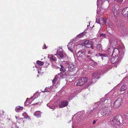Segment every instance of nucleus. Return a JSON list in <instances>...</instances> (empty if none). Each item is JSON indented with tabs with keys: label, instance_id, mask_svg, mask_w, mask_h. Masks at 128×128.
<instances>
[{
	"label": "nucleus",
	"instance_id": "nucleus-1",
	"mask_svg": "<svg viewBox=\"0 0 128 128\" xmlns=\"http://www.w3.org/2000/svg\"><path fill=\"white\" fill-rule=\"evenodd\" d=\"M111 49L112 52V55L114 54H115L116 52L118 53L117 56L112 57L111 58V62L112 64L118 63L120 62L121 60L123 57L124 54V51H122L120 52L119 50L116 48H112Z\"/></svg>",
	"mask_w": 128,
	"mask_h": 128
},
{
	"label": "nucleus",
	"instance_id": "nucleus-2",
	"mask_svg": "<svg viewBox=\"0 0 128 128\" xmlns=\"http://www.w3.org/2000/svg\"><path fill=\"white\" fill-rule=\"evenodd\" d=\"M100 113L103 116H108L111 114V112L110 108L105 107L100 109Z\"/></svg>",
	"mask_w": 128,
	"mask_h": 128
},
{
	"label": "nucleus",
	"instance_id": "nucleus-3",
	"mask_svg": "<svg viewBox=\"0 0 128 128\" xmlns=\"http://www.w3.org/2000/svg\"><path fill=\"white\" fill-rule=\"evenodd\" d=\"M64 65L66 68H68V70L70 72H73L75 70L76 66L74 65L68 61L65 62Z\"/></svg>",
	"mask_w": 128,
	"mask_h": 128
},
{
	"label": "nucleus",
	"instance_id": "nucleus-4",
	"mask_svg": "<svg viewBox=\"0 0 128 128\" xmlns=\"http://www.w3.org/2000/svg\"><path fill=\"white\" fill-rule=\"evenodd\" d=\"M88 78L86 77H82L76 81V83L77 86H80L84 84L88 81Z\"/></svg>",
	"mask_w": 128,
	"mask_h": 128
},
{
	"label": "nucleus",
	"instance_id": "nucleus-5",
	"mask_svg": "<svg viewBox=\"0 0 128 128\" xmlns=\"http://www.w3.org/2000/svg\"><path fill=\"white\" fill-rule=\"evenodd\" d=\"M118 116H116L111 120L110 122L111 124L114 126L116 128H117L118 125L120 124V122L119 121L120 120L118 119Z\"/></svg>",
	"mask_w": 128,
	"mask_h": 128
},
{
	"label": "nucleus",
	"instance_id": "nucleus-6",
	"mask_svg": "<svg viewBox=\"0 0 128 128\" xmlns=\"http://www.w3.org/2000/svg\"><path fill=\"white\" fill-rule=\"evenodd\" d=\"M123 103L122 98H118L114 102V107L116 108L122 106Z\"/></svg>",
	"mask_w": 128,
	"mask_h": 128
},
{
	"label": "nucleus",
	"instance_id": "nucleus-7",
	"mask_svg": "<svg viewBox=\"0 0 128 128\" xmlns=\"http://www.w3.org/2000/svg\"><path fill=\"white\" fill-rule=\"evenodd\" d=\"M87 51L84 50V51H80L77 53V56L81 58H85L86 56Z\"/></svg>",
	"mask_w": 128,
	"mask_h": 128
},
{
	"label": "nucleus",
	"instance_id": "nucleus-8",
	"mask_svg": "<svg viewBox=\"0 0 128 128\" xmlns=\"http://www.w3.org/2000/svg\"><path fill=\"white\" fill-rule=\"evenodd\" d=\"M99 78H100L98 77V78H94L92 79L89 80L87 82V85L85 86V88H88L89 86L95 82L97 81V79Z\"/></svg>",
	"mask_w": 128,
	"mask_h": 128
},
{
	"label": "nucleus",
	"instance_id": "nucleus-9",
	"mask_svg": "<svg viewBox=\"0 0 128 128\" xmlns=\"http://www.w3.org/2000/svg\"><path fill=\"white\" fill-rule=\"evenodd\" d=\"M117 26L118 27V30L122 34L125 33L124 31H123V28H122L124 26L123 22L121 21L118 22L117 24Z\"/></svg>",
	"mask_w": 128,
	"mask_h": 128
},
{
	"label": "nucleus",
	"instance_id": "nucleus-10",
	"mask_svg": "<svg viewBox=\"0 0 128 128\" xmlns=\"http://www.w3.org/2000/svg\"><path fill=\"white\" fill-rule=\"evenodd\" d=\"M122 14L125 17H128V7L125 8L123 9Z\"/></svg>",
	"mask_w": 128,
	"mask_h": 128
},
{
	"label": "nucleus",
	"instance_id": "nucleus-11",
	"mask_svg": "<svg viewBox=\"0 0 128 128\" xmlns=\"http://www.w3.org/2000/svg\"><path fill=\"white\" fill-rule=\"evenodd\" d=\"M68 104V102L66 100L63 101L59 104L60 108H62L67 106Z\"/></svg>",
	"mask_w": 128,
	"mask_h": 128
},
{
	"label": "nucleus",
	"instance_id": "nucleus-12",
	"mask_svg": "<svg viewBox=\"0 0 128 128\" xmlns=\"http://www.w3.org/2000/svg\"><path fill=\"white\" fill-rule=\"evenodd\" d=\"M58 74V76H60V77L61 78H65L67 76L66 71L62 72Z\"/></svg>",
	"mask_w": 128,
	"mask_h": 128
},
{
	"label": "nucleus",
	"instance_id": "nucleus-13",
	"mask_svg": "<svg viewBox=\"0 0 128 128\" xmlns=\"http://www.w3.org/2000/svg\"><path fill=\"white\" fill-rule=\"evenodd\" d=\"M57 53L58 55L59 56V58L60 59H62L64 57V54L63 52L62 51H59L57 50Z\"/></svg>",
	"mask_w": 128,
	"mask_h": 128
},
{
	"label": "nucleus",
	"instance_id": "nucleus-14",
	"mask_svg": "<svg viewBox=\"0 0 128 128\" xmlns=\"http://www.w3.org/2000/svg\"><path fill=\"white\" fill-rule=\"evenodd\" d=\"M113 12V14L115 17H117L120 12L118 10L115 8H114Z\"/></svg>",
	"mask_w": 128,
	"mask_h": 128
},
{
	"label": "nucleus",
	"instance_id": "nucleus-15",
	"mask_svg": "<svg viewBox=\"0 0 128 128\" xmlns=\"http://www.w3.org/2000/svg\"><path fill=\"white\" fill-rule=\"evenodd\" d=\"M99 112H100V110H99L97 107L94 108L90 111L91 113L93 112L94 113H98Z\"/></svg>",
	"mask_w": 128,
	"mask_h": 128
},
{
	"label": "nucleus",
	"instance_id": "nucleus-16",
	"mask_svg": "<svg viewBox=\"0 0 128 128\" xmlns=\"http://www.w3.org/2000/svg\"><path fill=\"white\" fill-rule=\"evenodd\" d=\"M41 113L40 111H37L35 112L34 114V115L37 118H38L41 117Z\"/></svg>",
	"mask_w": 128,
	"mask_h": 128
},
{
	"label": "nucleus",
	"instance_id": "nucleus-17",
	"mask_svg": "<svg viewBox=\"0 0 128 128\" xmlns=\"http://www.w3.org/2000/svg\"><path fill=\"white\" fill-rule=\"evenodd\" d=\"M23 109V108L22 107L18 106L16 107L15 110L16 112H18L21 111Z\"/></svg>",
	"mask_w": 128,
	"mask_h": 128
},
{
	"label": "nucleus",
	"instance_id": "nucleus-18",
	"mask_svg": "<svg viewBox=\"0 0 128 128\" xmlns=\"http://www.w3.org/2000/svg\"><path fill=\"white\" fill-rule=\"evenodd\" d=\"M90 43V42L89 40H86L84 42V45L87 48H89V46H88V45H89Z\"/></svg>",
	"mask_w": 128,
	"mask_h": 128
},
{
	"label": "nucleus",
	"instance_id": "nucleus-19",
	"mask_svg": "<svg viewBox=\"0 0 128 128\" xmlns=\"http://www.w3.org/2000/svg\"><path fill=\"white\" fill-rule=\"evenodd\" d=\"M96 48L98 50H102V45L100 44H97L96 45Z\"/></svg>",
	"mask_w": 128,
	"mask_h": 128
},
{
	"label": "nucleus",
	"instance_id": "nucleus-20",
	"mask_svg": "<svg viewBox=\"0 0 128 128\" xmlns=\"http://www.w3.org/2000/svg\"><path fill=\"white\" fill-rule=\"evenodd\" d=\"M60 66L61 68H60V70L61 72H64V71H66V69L67 68H66V67L65 66V68H64V66L61 64H60Z\"/></svg>",
	"mask_w": 128,
	"mask_h": 128
},
{
	"label": "nucleus",
	"instance_id": "nucleus-21",
	"mask_svg": "<svg viewBox=\"0 0 128 128\" xmlns=\"http://www.w3.org/2000/svg\"><path fill=\"white\" fill-rule=\"evenodd\" d=\"M127 88L126 86V84H124L122 85L120 88V92L124 91L126 90Z\"/></svg>",
	"mask_w": 128,
	"mask_h": 128
},
{
	"label": "nucleus",
	"instance_id": "nucleus-22",
	"mask_svg": "<svg viewBox=\"0 0 128 128\" xmlns=\"http://www.w3.org/2000/svg\"><path fill=\"white\" fill-rule=\"evenodd\" d=\"M58 76V74H56L54 78L52 81V82L53 84L55 83L56 82V81L58 79L57 78Z\"/></svg>",
	"mask_w": 128,
	"mask_h": 128
},
{
	"label": "nucleus",
	"instance_id": "nucleus-23",
	"mask_svg": "<svg viewBox=\"0 0 128 128\" xmlns=\"http://www.w3.org/2000/svg\"><path fill=\"white\" fill-rule=\"evenodd\" d=\"M85 30H85L83 32H81L78 34L77 36V37L80 38L83 36L84 35L86 34V32H85Z\"/></svg>",
	"mask_w": 128,
	"mask_h": 128
},
{
	"label": "nucleus",
	"instance_id": "nucleus-24",
	"mask_svg": "<svg viewBox=\"0 0 128 128\" xmlns=\"http://www.w3.org/2000/svg\"><path fill=\"white\" fill-rule=\"evenodd\" d=\"M98 72H94L92 74V76L93 78H98Z\"/></svg>",
	"mask_w": 128,
	"mask_h": 128
},
{
	"label": "nucleus",
	"instance_id": "nucleus-25",
	"mask_svg": "<svg viewBox=\"0 0 128 128\" xmlns=\"http://www.w3.org/2000/svg\"><path fill=\"white\" fill-rule=\"evenodd\" d=\"M36 63L37 64L40 66H42L44 64V63L38 60L36 62Z\"/></svg>",
	"mask_w": 128,
	"mask_h": 128
},
{
	"label": "nucleus",
	"instance_id": "nucleus-26",
	"mask_svg": "<svg viewBox=\"0 0 128 128\" xmlns=\"http://www.w3.org/2000/svg\"><path fill=\"white\" fill-rule=\"evenodd\" d=\"M94 42H93L91 41L90 42V43L89 45L90 46V47L92 49H93L94 47L93 46Z\"/></svg>",
	"mask_w": 128,
	"mask_h": 128
},
{
	"label": "nucleus",
	"instance_id": "nucleus-27",
	"mask_svg": "<svg viewBox=\"0 0 128 128\" xmlns=\"http://www.w3.org/2000/svg\"><path fill=\"white\" fill-rule=\"evenodd\" d=\"M51 86H49L48 87H46L45 88L44 92H49L50 91V88Z\"/></svg>",
	"mask_w": 128,
	"mask_h": 128
},
{
	"label": "nucleus",
	"instance_id": "nucleus-28",
	"mask_svg": "<svg viewBox=\"0 0 128 128\" xmlns=\"http://www.w3.org/2000/svg\"><path fill=\"white\" fill-rule=\"evenodd\" d=\"M67 47L69 50H70L72 53H73V50L72 48L70 47L69 46L68 44L67 45Z\"/></svg>",
	"mask_w": 128,
	"mask_h": 128
},
{
	"label": "nucleus",
	"instance_id": "nucleus-29",
	"mask_svg": "<svg viewBox=\"0 0 128 128\" xmlns=\"http://www.w3.org/2000/svg\"><path fill=\"white\" fill-rule=\"evenodd\" d=\"M47 106L50 108L54 109L55 108V107L54 106H53L52 105H50L49 104H47Z\"/></svg>",
	"mask_w": 128,
	"mask_h": 128
},
{
	"label": "nucleus",
	"instance_id": "nucleus-30",
	"mask_svg": "<svg viewBox=\"0 0 128 128\" xmlns=\"http://www.w3.org/2000/svg\"><path fill=\"white\" fill-rule=\"evenodd\" d=\"M99 55L100 56L102 57V59L103 60V57H106V55L105 54H102L100 53H99Z\"/></svg>",
	"mask_w": 128,
	"mask_h": 128
},
{
	"label": "nucleus",
	"instance_id": "nucleus-31",
	"mask_svg": "<svg viewBox=\"0 0 128 128\" xmlns=\"http://www.w3.org/2000/svg\"><path fill=\"white\" fill-rule=\"evenodd\" d=\"M106 36V35L104 34L103 33H102L100 34V37H102V38H105Z\"/></svg>",
	"mask_w": 128,
	"mask_h": 128
},
{
	"label": "nucleus",
	"instance_id": "nucleus-32",
	"mask_svg": "<svg viewBox=\"0 0 128 128\" xmlns=\"http://www.w3.org/2000/svg\"><path fill=\"white\" fill-rule=\"evenodd\" d=\"M50 59L53 61H55L56 60V58L54 56L50 58Z\"/></svg>",
	"mask_w": 128,
	"mask_h": 128
},
{
	"label": "nucleus",
	"instance_id": "nucleus-33",
	"mask_svg": "<svg viewBox=\"0 0 128 128\" xmlns=\"http://www.w3.org/2000/svg\"><path fill=\"white\" fill-rule=\"evenodd\" d=\"M22 115L23 116H24V117L25 118H27L26 116H28L26 112H24V113H23L22 114Z\"/></svg>",
	"mask_w": 128,
	"mask_h": 128
},
{
	"label": "nucleus",
	"instance_id": "nucleus-34",
	"mask_svg": "<svg viewBox=\"0 0 128 128\" xmlns=\"http://www.w3.org/2000/svg\"><path fill=\"white\" fill-rule=\"evenodd\" d=\"M96 22L100 24V19L99 18H97L96 19Z\"/></svg>",
	"mask_w": 128,
	"mask_h": 128
},
{
	"label": "nucleus",
	"instance_id": "nucleus-35",
	"mask_svg": "<svg viewBox=\"0 0 128 128\" xmlns=\"http://www.w3.org/2000/svg\"><path fill=\"white\" fill-rule=\"evenodd\" d=\"M103 19V24H105L106 23V20L104 19V18H102Z\"/></svg>",
	"mask_w": 128,
	"mask_h": 128
},
{
	"label": "nucleus",
	"instance_id": "nucleus-36",
	"mask_svg": "<svg viewBox=\"0 0 128 128\" xmlns=\"http://www.w3.org/2000/svg\"><path fill=\"white\" fill-rule=\"evenodd\" d=\"M52 67L54 68H56V69L59 68H60L59 67H57V66H55V65H53L52 64Z\"/></svg>",
	"mask_w": 128,
	"mask_h": 128
},
{
	"label": "nucleus",
	"instance_id": "nucleus-37",
	"mask_svg": "<svg viewBox=\"0 0 128 128\" xmlns=\"http://www.w3.org/2000/svg\"><path fill=\"white\" fill-rule=\"evenodd\" d=\"M104 101H105V100L104 98H102L100 100V102H104Z\"/></svg>",
	"mask_w": 128,
	"mask_h": 128
},
{
	"label": "nucleus",
	"instance_id": "nucleus-38",
	"mask_svg": "<svg viewBox=\"0 0 128 128\" xmlns=\"http://www.w3.org/2000/svg\"><path fill=\"white\" fill-rule=\"evenodd\" d=\"M98 120L97 119H96V120H94L93 121V122H92V124H94L96 122V121H97Z\"/></svg>",
	"mask_w": 128,
	"mask_h": 128
},
{
	"label": "nucleus",
	"instance_id": "nucleus-39",
	"mask_svg": "<svg viewBox=\"0 0 128 128\" xmlns=\"http://www.w3.org/2000/svg\"><path fill=\"white\" fill-rule=\"evenodd\" d=\"M123 0H116V1L118 2H122Z\"/></svg>",
	"mask_w": 128,
	"mask_h": 128
},
{
	"label": "nucleus",
	"instance_id": "nucleus-40",
	"mask_svg": "<svg viewBox=\"0 0 128 128\" xmlns=\"http://www.w3.org/2000/svg\"><path fill=\"white\" fill-rule=\"evenodd\" d=\"M46 45L45 44H44V47H43L42 48L43 49H46Z\"/></svg>",
	"mask_w": 128,
	"mask_h": 128
},
{
	"label": "nucleus",
	"instance_id": "nucleus-41",
	"mask_svg": "<svg viewBox=\"0 0 128 128\" xmlns=\"http://www.w3.org/2000/svg\"><path fill=\"white\" fill-rule=\"evenodd\" d=\"M46 68H47V67H48V66L49 65V63H46Z\"/></svg>",
	"mask_w": 128,
	"mask_h": 128
},
{
	"label": "nucleus",
	"instance_id": "nucleus-42",
	"mask_svg": "<svg viewBox=\"0 0 128 128\" xmlns=\"http://www.w3.org/2000/svg\"><path fill=\"white\" fill-rule=\"evenodd\" d=\"M87 54H90V51H87Z\"/></svg>",
	"mask_w": 128,
	"mask_h": 128
},
{
	"label": "nucleus",
	"instance_id": "nucleus-43",
	"mask_svg": "<svg viewBox=\"0 0 128 128\" xmlns=\"http://www.w3.org/2000/svg\"><path fill=\"white\" fill-rule=\"evenodd\" d=\"M90 57V56H88V55H87L86 56V57L85 58H88V57Z\"/></svg>",
	"mask_w": 128,
	"mask_h": 128
},
{
	"label": "nucleus",
	"instance_id": "nucleus-44",
	"mask_svg": "<svg viewBox=\"0 0 128 128\" xmlns=\"http://www.w3.org/2000/svg\"><path fill=\"white\" fill-rule=\"evenodd\" d=\"M2 115H3L4 114V111L3 110H2Z\"/></svg>",
	"mask_w": 128,
	"mask_h": 128
},
{
	"label": "nucleus",
	"instance_id": "nucleus-45",
	"mask_svg": "<svg viewBox=\"0 0 128 128\" xmlns=\"http://www.w3.org/2000/svg\"><path fill=\"white\" fill-rule=\"evenodd\" d=\"M98 103H99L98 102H97L96 103V104L97 105H98Z\"/></svg>",
	"mask_w": 128,
	"mask_h": 128
},
{
	"label": "nucleus",
	"instance_id": "nucleus-46",
	"mask_svg": "<svg viewBox=\"0 0 128 128\" xmlns=\"http://www.w3.org/2000/svg\"><path fill=\"white\" fill-rule=\"evenodd\" d=\"M95 65L96 64H97V63L96 62H95Z\"/></svg>",
	"mask_w": 128,
	"mask_h": 128
},
{
	"label": "nucleus",
	"instance_id": "nucleus-47",
	"mask_svg": "<svg viewBox=\"0 0 128 128\" xmlns=\"http://www.w3.org/2000/svg\"><path fill=\"white\" fill-rule=\"evenodd\" d=\"M44 92V91H42V92H44H44Z\"/></svg>",
	"mask_w": 128,
	"mask_h": 128
},
{
	"label": "nucleus",
	"instance_id": "nucleus-48",
	"mask_svg": "<svg viewBox=\"0 0 128 128\" xmlns=\"http://www.w3.org/2000/svg\"><path fill=\"white\" fill-rule=\"evenodd\" d=\"M16 119H17V117H16Z\"/></svg>",
	"mask_w": 128,
	"mask_h": 128
},
{
	"label": "nucleus",
	"instance_id": "nucleus-49",
	"mask_svg": "<svg viewBox=\"0 0 128 128\" xmlns=\"http://www.w3.org/2000/svg\"><path fill=\"white\" fill-rule=\"evenodd\" d=\"M88 46H89L90 47L89 48H90V46L89 45H88Z\"/></svg>",
	"mask_w": 128,
	"mask_h": 128
},
{
	"label": "nucleus",
	"instance_id": "nucleus-50",
	"mask_svg": "<svg viewBox=\"0 0 128 128\" xmlns=\"http://www.w3.org/2000/svg\"><path fill=\"white\" fill-rule=\"evenodd\" d=\"M127 94H128V91L127 92Z\"/></svg>",
	"mask_w": 128,
	"mask_h": 128
},
{
	"label": "nucleus",
	"instance_id": "nucleus-51",
	"mask_svg": "<svg viewBox=\"0 0 128 128\" xmlns=\"http://www.w3.org/2000/svg\"><path fill=\"white\" fill-rule=\"evenodd\" d=\"M55 55L56 56L57 55V54H55Z\"/></svg>",
	"mask_w": 128,
	"mask_h": 128
},
{
	"label": "nucleus",
	"instance_id": "nucleus-52",
	"mask_svg": "<svg viewBox=\"0 0 128 128\" xmlns=\"http://www.w3.org/2000/svg\"><path fill=\"white\" fill-rule=\"evenodd\" d=\"M23 122L24 123V121H23Z\"/></svg>",
	"mask_w": 128,
	"mask_h": 128
},
{
	"label": "nucleus",
	"instance_id": "nucleus-53",
	"mask_svg": "<svg viewBox=\"0 0 128 128\" xmlns=\"http://www.w3.org/2000/svg\"><path fill=\"white\" fill-rule=\"evenodd\" d=\"M116 67H117V65H116Z\"/></svg>",
	"mask_w": 128,
	"mask_h": 128
},
{
	"label": "nucleus",
	"instance_id": "nucleus-54",
	"mask_svg": "<svg viewBox=\"0 0 128 128\" xmlns=\"http://www.w3.org/2000/svg\"><path fill=\"white\" fill-rule=\"evenodd\" d=\"M26 102H25L24 103H25Z\"/></svg>",
	"mask_w": 128,
	"mask_h": 128
},
{
	"label": "nucleus",
	"instance_id": "nucleus-55",
	"mask_svg": "<svg viewBox=\"0 0 128 128\" xmlns=\"http://www.w3.org/2000/svg\"><path fill=\"white\" fill-rule=\"evenodd\" d=\"M35 94H34V96Z\"/></svg>",
	"mask_w": 128,
	"mask_h": 128
}]
</instances>
